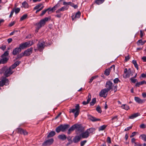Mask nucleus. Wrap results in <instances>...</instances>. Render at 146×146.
<instances>
[{
	"instance_id": "nucleus-1",
	"label": "nucleus",
	"mask_w": 146,
	"mask_h": 146,
	"mask_svg": "<svg viewBox=\"0 0 146 146\" xmlns=\"http://www.w3.org/2000/svg\"><path fill=\"white\" fill-rule=\"evenodd\" d=\"M13 69L12 68H11V66L9 68L6 66L3 67L1 69L2 72L1 73L4 72L5 76L6 77H8L13 73V71L12 70Z\"/></svg>"
},
{
	"instance_id": "nucleus-2",
	"label": "nucleus",
	"mask_w": 146,
	"mask_h": 146,
	"mask_svg": "<svg viewBox=\"0 0 146 146\" xmlns=\"http://www.w3.org/2000/svg\"><path fill=\"white\" fill-rule=\"evenodd\" d=\"M69 127L70 126L69 125H61L56 128V131L58 133L60 132V131L64 132L65 131L66 129H68Z\"/></svg>"
},
{
	"instance_id": "nucleus-3",
	"label": "nucleus",
	"mask_w": 146,
	"mask_h": 146,
	"mask_svg": "<svg viewBox=\"0 0 146 146\" xmlns=\"http://www.w3.org/2000/svg\"><path fill=\"white\" fill-rule=\"evenodd\" d=\"M80 106L79 104H77L75 106V109H70V112L74 113V112L76 111L74 113V116L76 118L78 115H79V112L80 111Z\"/></svg>"
},
{
	"instance_id": "nucleus-4",
	"label": "nucleus",
	"mask_w": 146,
	"mask_h": 146,
	"mask_svg": "<svg viewBox=\"0 0 146 146\" xmlns=\"http://www.w3.org/2000/svg\"><path fill=\"white\" fill-rule=\"evenodd\" d=\"M32 44V42L31 41L29 42H26L20 45L19 47L20 48L23 49L25 48L29 47Z\"/></svg>"
},
{
	"instance_id": "nucleus-5",
	"label": "nucleus",
	"mask_w": 146,
	"mask_h": 146,
	"mask_svg": "<svg viewBox=\"0 0 146 146\" xmlns=\"http://www.w3.org/2000/svg\"><path fill=\"white\" fill-rule=\"evenodd\" d=\"M109 91L105 88L102 90L99 94V95L100 97H106Z\"/></svg>"
},
{
	"instance_id": "nucleus-6",
	"label": "nucleus",
	"mask_w": 146,
	"mask_h": 146,
	"mask_svg": "<svg viewBox=\"0 0 146 146\" xmlns=\"http://www.w3.org/2000/svg\"><path fill=\"white\" fill-rule=\"evenodd\" d=\"M106 88L108 91H110L112 89L113 86L112 83L110 81H107L106 85Z\"/></svg>"
},
{
	"instance_id": "nucleus-7",
	"label": "nucleus",
	"mask_w": 146,
	"mask_h": 146,
	"mask_svg": "<svg viewBox=\"0 0 146 146\" xmlns=\"http://www.w3.org/2000/svg\"><path fill=\"white\" fill-rule=\"evenodd\" d=\"M54 141L53 139H48L44 141L42 144L43 146H48L51 145Z\"/></svg>"
},
{
	"instance_id": "nucleus-8",
	"label": "nucleus",
	"mask_w": 146,
	"mask_h": 146,
	"mask_svg": "<svg viewBox=\"0 0 146 146\" xmlns=\"http://www.w3.org/2000/svg\"><path fill=\"white\" fill-rule=\"evenodd\" d=\"M45 46L46 45L44 42H39L37 44L38 49L40 51H41L43 49Z\"/></svg>"
},
{
	"instance_id": "nucleus-9",
	"label": "nucleus",
	"mask_w": 146,
	"mask_h": 146,
	"mask_svg": "<svg viewBox=\"0 0 146 146\" xmlns=\"http://www.w3.org/2000/svg\"><path fill=\"white\" fill-rule=\"evenodd\" d=\"M33 50V48L32 47L24 51V56H29L32 53Z\"/></svg>"
},
{
	"instance_id": "nucleus-10",
	"label": "nucleus",
	"mask_w": 146,
	"mask_h": 146,
	"mask_svg": "<svg viewBox=\"0 0 146 146\" xmlns=\"http://www.w3.org/2000/svg\"><path fill=\"white\" fill-rule=\"evenodd\" d=\"M17 132L18 133L23 134L24 135H27L28 133L26 130L20 128H18L17 129Z\"/></svg>"
},
{
	"instance_id": "nucleus-11",
	"label": "nucleus",
	"mask_w": 146,
	"mask_h": 146,
	"mask_svg": "<svg viewBox=\"0 0 146 146\" xmlns=\"http://www.w3.org/2000/svg\"><path fill=\"white\" fill-rule=\"evenodd\" d=\"M9 81L8 79L5 78L0 82V84L1 86H3L4 85L7 86L9 85Z\"/></svg>"
},
{
	"instance_id": "nucleus-12",
	"label": "nucleus",
	"mask_w": 146,
	"mask_h": 146,
	"mask_svg": "<svg viewBox=\"0 0 146 146\" xmlns=\"http://www.w3.org/2000/svg\"><path fill=\"white\" fill-rule=\"evenodd\" d=\"M115 66L114 65H112L110 68L106 69L104 72V74L106 76H108L109 75L110 72L111 68H113V71L115 70Z\"/></svg>"
},
{
	"instance_id": "nucleus-13",
	"label": "nucleus",
	"mask_w": 146,
	"mask_h": 146,
	"mask_svg": "<svg viewBox=\"0 0 146 146\" xmlns=\"http://www.w3.org/2000/svg\"><path fill=\"white\" fill-rule=\"evenodd\" d=\"M80 135L81 138H87L89 137V135L88 132H87L86 130L85 132L82 133Z\"/></svg>"
},
{
	"instance_id": "nucleus-14",
	"label": "nucleus",
	"mask_w": 146,
	"mask_h": 146,
	"mask_svg": "<svg viewBox=\"0 0 146 146\" xmlns=\"http://www.w3.org/2000/svg\"><path fill=\"white\" fill-rule=\"evenodd\" d=\"M21 49L20 47L16 48H15L13 51V54L15 55L18 53H19L21 51Z\"/></svg>"
},
{
	"instance_id": "nucleus-15",
	"label": "nucleus",
	"mask_w": 146,
	"mask_h": 146,
	"mask_svg": "<svg viewBox=\"0 0 146 146\" xmlns=\"http://www.w3.org/2000/svg\"><path fill=\"white\" fill-rule=\"evenodd\" d=\"M60 6V4L59 3H57L56 5H55L52 8L50 9H50L49 10H48L49 11H49H52V12H54L58 7Z\"/></svg>"
},
{
	"instance_id": "nucleus-16",
	"label": "nucleus",
	"mask_w": 146,
	"mask_h": 146,
	"mask_svg": "<svg viewBox=\"0 0 146 146\" xmlns=\"http://www.w3.org/2000/svg\"><path fill=\"white\" fill-rule=\"evenodd\" d=\"M81 136H76L74 138L73 141L75 143H77L79 142L81 139Z\"/></svg>"
},
{
	"instance_id": "nucleus-17",
	"label": "nucleus",
	"mask_w": 146,
	"mask_h": 146,
	"mask_svg": "<svg viewBox=\"0 0 146 146\" xmlns=\"http://www.w3.org/2000/svg\"><path fill=\"white\" fill-rule=\"evenodd\" d=\"M48 17H45L44 19L41 20L39 22V23L42 26H43L45 24L46 22L48 20Z\"/></svg>"
},
{
	"instance_id": "nucleus-18",
	"label": "nucleus",
	"mask_w": 146,
	"mask_h": 146,
	"mask_svg": "<svg viewBox=\"0 0 146 146\" xmlns=\"http://www.w3.org/2000/svg\"><path fill=\"white\" fill-rule=\"evenodd\" d=\"M81 15V13L80 11L77 12L75 15H73L72 16V19L73 21L76 18H79L80 17Z\"/></svg>"
},
{
	"instance_id": "nucleus-19",
	"label": "nucleus",
	"mask_w": 146,
	"mask_h": 146,
	"mask_svg": "<svg viewBox=\"0 0 146 146\" xmlns=\"http://www.w3.org/2000/svg\"><path fill=\"white\" fill-rule=\"evenodd\" d=\"M76 128L78 131L80 132H82L84 131L83 128L79 125H76Z\"/></svg>"
},
{
	"instance_id": "nucleus-20",
	"label": "nucleus",
	"mask_w": 146,
	"mask_h": 146,
	"mask_svg": "<svg viewBox=\"0 0 146 146\" xmlns=\"http://www.w3.org/2000/svg\"><path fill=\"white\" fill-rule=\"evenodd\" d=\"M21 63L20 61H16L13 65L11 66V68L12 69H14L17 66L19 65Z\"/></svg>"
},
{
	"instance_id": "nucleus-21",
	"label": "nucleus",
	"mask_w": 146,
	"mask_h": 146,
	"mask_svg": "<svg viewBox=\"0 0 146 146\" xmlns=\"http://www.w3.org/2000/svg\"><path fill=\"white\" fill-rule=\"evenodd\" d=\"M58 138L62 140H65L66 139V136L64 134H62L59 135Z\"/></svg>"
},
{
	"instance_id": "nucleus-22",
	"label": "nucleus",
	"mask_w": 146,
	"mask_h": 146,
	"mask_svg": "<svg viewBox=\"0 0 146 146\" xmlns=\"http://www.w3.org/2000/svg\"><path fill=\"white\" fill-rule=\"evenodd\" d=\"M76 129V125H72L71 127L70 128L68 129V134H69L71 133V132L72 131H73L74 130V129Z\"/></svg>"
},
{
	"instance_id": "nucleus-23",
	"label": "nucleus",
	"mask_w": 146,
	"mask_h": 146,
	"mask_svg": "<svg viewBox=\"0 0 146 146\" xmlns=\"http://www.w3.org/2000/svg\"><path fill=\"white\" fill-rule=\"evenodd\" d=\"M90 119L93 121H100V119L96 118L95 117L92 116H90L89 117Z\"/></svg>"
},
{
	"instance_id": "nucleus-24",
	"label": "nucleus",
	"mask_w": 146,
	"mask_h": 146,
	"mask_svg": "<svg viewBox=\"0 0 146 146\" xmlns=\"http://www.w3.org/2000/svg\"><path fill=\"white\" fill-rule=\"evenodd\" d=\"M134 99L138 103H142L143 102V100L138 97H135Z\"/></svg>"
},
{
	"instance_id": "nucleus-25",
	"label": "nucleus",
	"mask_w": 146,
	"mask_h": 146,
	"mask_svg": "<svg viewBox=\"0 0 146 146\" xmlns=\"http://www.w3.org/2000/svg\"><path fill=\"white\" fill-rule=\"evenodd\" d=\"M22 7H23L25 9L29 7V5L25 1L23 2L22 3Z\"/></svg>"
},
{
	"instance_id": "nucleus-26",
	"label": "nucleus",
	"mask_w": 146,
	"mask_h": 146,
	"mask_svg": "<svg viewBox=\"0 0 146 146\" xmlns=\"http://www.w3.org/2000/svg\"><path fill=\"white\" fill-rule=\"evenodd\" d=\"M95 130V129L93 128H91L87 130L89 134L90 133H93Z\"/></svg>"
},
{
	"instance_id": "nucleus-27",
	"label": "nucleus",
	"mask_w": 146,
	"mask_h": 146,
	"mask_svg": "<svg viewBox=\"0 0 146 146\" xmlns=\"http://www.w3.org/2000/svg\"><path fill=\"white\" fill-rule=\"evenodd\" d=\"M139 115L138 113H136L134 114L131 115V116H130L129 117V118L130 119H133L134 118H135L137 117Z\"/></svg>"
},
{
	"instance_id": "nucleus-28",
	"label": "nucleus",
	"mask_w": 146,
	"mask_h": 146,
	"mask_svg": "<svg viewBox=\"0 0 146 146\" xmlns=\"http://www.w3.org/2000/svg\"><path fill=\"white\" fill-rule=\"evenodd\" d=\"M8 60V59L6 58H3L0 60V64H3L6 63L7 62Z\"/></svg>"
},
{
	"instance_id": "nucleus-29",
	"label": "nucleus",
	"mask_w": 146,
	"mask_h": 146,
	"mask_svg": "<svg viewBox=\"0 0 146 146\" xmlns=\"http://www.w3.org/2000/svg\"><path fill=\"white\" fill-rule=\"evenodd\" d=\"M144 84H146V82L145 80L137 83L136 84V86L139 87V86L143 85Z\"/></svg>"
},
{
	"instance_id": "nucleus-30",
	"label": "nucleus",
	"mask_w": 146,
	"mask_h": 146,
	"mask_svg": "<svg viewBox=\"0 0 146 146\" xmlns=\"http://www.w3.org/2000/svg\"><path fill=\"white\" fill-rule=\"evenodd\" d=\"M55 134V133L54 131H51L48 134V135L47 137V138H49L50 137H52Z\"/></svg>"
},
{
	"instance_id": "nucleus-31",
	"label": "nucleus",
	"mask_w": 146,
	"mask_h": 146,
	"mask_svg": "<svg viewBox=\"0 0 146 146\" xmlns=\"http://www.w3.org/2000/svg\"><path fill=\"white\" fill-rule=\"evenodd\" d=\"M121 107L123 109L127 110L129 109V106L125 104H123L122 105Z\"/></svg>"
},
{
	"instance_id": "nucleus-32",
	"label": "nucleus",
	"mask_w": 146,
	"mask_h": 146,
	"mask_svg": "<svg viewBox=\"0 0 146 146\" xmlns=\"http://www.w3.org/2000/svg\"><path fill=\"white\" fill-rule=\"evenodd\" d=\"M139 138L142 139L143 140L146 141V135L145 134H142L141 135Z\"/></svg>"
},
{
	"instance_id": "nucleus-33",
	"label": "nucleus",
	"mask_w": 146,
	"mask_h": 146,
	"mask_svg": "<svg viewBox=\"0 0 146 146\" xmlns=\"http://www.w3.org/2000/svg\"><path fill=\"white\" fill-rule=\"evenodd\" d=\"M96 102V99L95 98H93L91 102L90 103V105L91 106H93Z\"/></svg>"
},
{
	"instance_id": "nucleus-34",
	"label": "nucleus",
	"mask_w": 146,
	"mask_h": 146,
	"mask_svg": "<svg viewBox=\"0 0 146 146\" xmlns=\"http://www.w3.org/2000/svg\"><path fill=\"white\" fill-rule=\"evenodd\" d=\"M132 63L134 65L135 67L137 68V70L138 69V66L137 64V62L136 60H133L132 61Z\"/></svg>"
},
{
	"instance_id": "nucleus-35",
	"label": "nucleus",
	"mask_w": 146,
	"mask_h": 146,
	"mask_svg": "<svg viewBox=\"0 0 146 146\" xmlns=\"http://www.w3.org/2000/svg\"><path fill=\"white\" fill-rule=\"evenodd\" d=\"M130 72H128L127 73V72L126 74H124L123 75V76L124 78H126L128 77H129L130 76Z\"/></svg>"
},
{
	"instance_id": "nucleus-36",
	"label": "nucleus",
	"mask_w": 146,
	"mask_h": 146,
	"mask_svg": "<svg viewBox=\"0 0 146 146\" xmlns=\"http://www.w3.org/2000/svg\"><path fill=\"white\" fill-rule=\"evenodd\" d=\"M106 126L105 125H103L100 127L99 128V131H100L104 130L106 128Z\"/></svg>"
},
{
	"instance_id": "nucleus-37",
	"label": "nucleus",
	"mask_w": 146,
	"mask_h": 146,
	"mask_svg": "<svg viewBox=\"0 0 146 146\" xmlns=\"http://www.w3.org/2000/svg\"><path fill=\"white\" fill-rule=\"evenodd\" d=\"M104 1V0H96L95 2L98 5L100 4L103 3Z\"/></svg>"
},
{
	"instance_id": "nucleus-38",
	"label": "nucleus",
	"mask_w": 146,
	"mask_h": 146,
	"mask_svg": "<svg viewBox=\"0 0 146 146\" xmlns=\"http://www.w3.org/2000/svg\"><path fill=\"white\" fill-rule=\"evenodd\" d=\"M50 9V8H48L42 11V13L40 15V16H42L44 15L46 13V12L48 10H49Z\"/></svg>"
},
{
	"instance_id": "nucleus-39",
	"label": "nucleus",
	"mask_w": 146,
	"mask_h": 146,
	"mask_svg": "<svg viewBox=\"0 0 146 146\" xmlns=\"http://www.w3.org/2000/svg\"><path fill=\"white\" fill-rule=\"evenodd\" d=\"M35 25L36 26V28L38 29H40L42 27L39 23H36Z\"/></svg>"
},
{
	"instance_id": "nucleus-40",
	"label": "nucleus",
	"mask_w": 146,
	"mask_h": 146,
	"mask_svg": "<svg viewBox=\"0 0 146 146\" xmlns=\"http://www.w3.org/2000/svg\"><path fill=\"white\" fill-rule=\"evenodd\" d=\"M134 145L135 146H146V144L144 143L143 144H141L139 143H135V145Z\"/></svg>"
},
{
	"instance_id": "nucleus-41",
	"label": "nucleus",
	"mask_w": 146,
	"mask_h": 146,
	"mask_svg": "<svg viewBox=\"0 0 146 146\" xmlns=\"http://www.w3.org/2000/svg\"><path fill=\"white\" fill-rule=\"evenodd\" d=\"M27 15L26 14L23 15L20 18V20L21 21H23L26 19L27 17Z\"/></svg>"
},
{
	"instance_id": "nucleus-42",
	"label": "nucleus",
	"mask_w": 146,
	"mask_h": 146,
	"mask_svg": "<svg viewBox=\"0 0 146 146\" xmlns=\"http://www.w3.org/2000/svg\"><path fill=\"white\" fill-rule=\"evenodd\" d=\"M68 9V7L66 6H64L60 8L61 11H64L67 10Z\"/></svg>"
},
{
	"instance_id": "nucleus-43",
	"label": "nucleus",
	"mask_w": 146,
	"mask_h": 146,
	"mask_svg": "<svg viewBox=\"0 0 146 146\" xmlns=\"http://www.w3.org/2000/svg\"><path fill=\"white\" fill-rule=\"evenodd\" d=\"M137 44L138 45H139L140 44H141V45H143V41L141 39L139 40L137 42Z\"/></svg>"
},
{
	"instance_id": "nucleus-44",
	"label": "nucleus",
	"mask_w": 146,
	"mask_h": 146,
	"mask_svg": "<svg viewBox=\"0 0 146 146\" xmlns=\"http://www.w3.org/2000/svg\"><path fill=\"white\" fill-rule=\"evenodd\" d=\"M96 110L100 113H101L102 112L100 107L99 106H98L96 108Z\"/></svg>"
},
{
	"instance_id": "nucleus-45",
	"label": "nucleus",
	"mask_w": 146,
	"mask_h": 146,
	"mask_svg": "<svg viewBox=\"0 0 146 146\" xmlns=\"http://www.w3.org/2000/svg\"><path fill=\"white\" fill-rule=\"evenodd\" d=\"M20 10V9L19 8H17L15 9L14 10V12L15 11L16 14H17L19 13Z\"/></svg>"
},
{
	"instance_id": "nucleus-46",
	"label": "nucleus",
	"mask_w": 146,
	"mask_h": 146,
	"mask_svg": "<svg viewBox=\"0 0 146 146\" xmlns=\"http://www.w3.org/2000/svg\"><path fill=\"white\" fill-rule=\"evenodd\" d=\"M130 80L131 81V82L133 83H135L137 81V80L135 79H134V78L132 77L130 78Z\"/></svg>"
},
{
	"instance_id": "nucleus-47",
	"label": "nucleus",
	"mask_w": 146,
	"mask_h": 146,
	"mask_svg": "<svg viewBox=\"0 0 146 146\" xmlns=\"http://www.w3.org/2000/svg\"><path fill=\"white\" fill-rule=\"evenodd\" d=\"M97 77V76H93V77H92L91 78V79H90V80L89 81V82L90 83H91L93 81V80L94 79H95V78H96Z\"/></svg>"
},
{
	"instance_id": "nucleus-48",
	"label": "nucleus",
	"mask_w": 146,
	"mask_h": 146,
	"mask_svg": "<svg viewBox=\"0 0 146 146\" xmlns=\"http://www.w3.org/2000/svg\"><path fill=\"white\" fill-rule=\"evenodd\" d=\"M88 97V99L87 100V102L88 103L91 100V96L90 95V94H89Z\"/></svg>"
},
{
	"instance_id": "nucleus-49",
	"label": "nucleus",
	"mask_w": 146,
	"mask_h": 146,
	"mask_svg": "<svg viewBox=\"0 0 146 146\" xmlns=\"http://www.w3.org/2000/svg\"><path fill=\"white\" fill-rule=\"evenodd\" d=\"M113 82L114 83L116 84L118 83L119 82H120V81L118 78H116L114 80Z\"/></svg>"
},
{
	"instance_id": "nucleus-50",
	"label": "nucleus",
	"mask_w": 146,
	"mask_h": 146,
	"mask_svg": "<svg viewBox=\"0 0 146 146\" xmlns=\"http://www.w3.org/2000/svg\"><path fill=\"white\" fill-rule=\"evenodd\" d=\"M42 4H39L38 5L36 6L34 8V9H38L42 5Z\"/></svg>"
},
{
	"instance_id": "nucleus-51",
	"label": "nucleus",
	"mask_w": 146,
	"mask_h": 146,
	"mask_svg": "<svg viewBox=\"0 0 146 146\" xmlns=\"http://www.w3.org/2000/svg\"><path fill=\"white\" fill-rule=\"evenodd\" d=\"M86 142L87 141L86 140H84L82 141L80 143L81 146H83Z\"/></svg>"
},
{
	"instance_id": "nucleus-52",
	"label": "nucleus",
	"mask_w": 146,
	"mask_h": 146,
	"mask_svg": "<svg viewBox=\"0 0 146 146\" xmlns=\"http://www.w3.org/2000/svg\"><path fill=\"white\" fill-rule=\"evenodd\" d=\"M9 54L8 51H5L3 54V56H7Z\"/></svg>"
},
{
	"instance_id": "nucleus-53",
	"label": "nucleus",
	"mask_w": 146,
	"mask_h": 146,
	"mask_svg": "<svg viewBox=\"0 0 146 146\" xmlns=\"http://www.w3.org/2000/svg\"><path fill=\"white\" fill-rule=\"evenodd\" d=\"M107 142L110 143L111 142V138L110 137H108L107 139Z\"/></svg>"
},
{
	"instance_id": "nucleus-54",
	"label": "nucleus",
	"mask_w": 146,
	"mask_h": 146,
	"mask_svg": "<svg viewBox=\"0 0 146 146\" xmlns=\"http://www.w3.org/2000/svg\"><path fill=\"white\" fill-rule=\"evenodd\" d=\"M129 58H130L129 57V55H128L127 56H125V61H127V60H129Z\"/></svg>"
},
{
	"instance_id": "nucleus-55",
	"label": "nucleus",
	"mask_w": 146,
	"mask_h": 146,
	"mask_svg": "<svg viewBox=\"0 0 146 146\" xmlns=\"http://www.w3.org/2000/svg\"><path fill=\"white\" fill-rule=\"evenodd\" d=\"M140 128H143V129L145 128V125L144 124H141L140 125Z\"/></svg>"
},
{
	"instance_id": "nucleus-56",
	"label": "nucleus",
	"mask_w": 146,
	"mask_h": 146,
	"mask_svg": "<svg viewBox=\"0 0 146 146\" xmlns=\"http://www.w3.org/2000/svg\"><path fill=\"white\" fill-rule=\"evenodd\" d=\"M14 12V10L13 9L11 12V13L9 16V17H11L13 15Z\"/></svg>"
},
{
	"instance_id": "nucleus-57",
	"label": "nucleus",
	"mask_w": 146,
	"mask_h": 146,
	"mask_svg": "<svg viewBox=\"0 0 146 146\" xmlns=\"http://www.w3.org/2000/svg\"><path fill=\"white\" fill-rule=\"evenodd\" d=\"M15 21H13L11 22L9 24V26L10 27H12L15 24Z\"/></svg>"
},
{
	"instance_id": "nucleus-58",
	"label": "nucleus",
	"mask_w": 146,
	"mask_h": 146,
	"mask_svg": "<svg viewBox=\"0 0 146 146\" xmlns=\"http://www.w3.org/2000/svg\"><path fill=\"white\" fill-rule=\"evenodd\" d=\"M132 127V126H130L129 127H127L125 129V131H126L129 130V129H131Z\"/></svg>"
},
{
	"instance_id": "nucleus-59",
	"label": "nucleus",
	"mask_w": 146,
	"mask_h": 146,
	"mask_svg": "<svg viewBox=\"0 0 146 146\" xmlns=\"http://www.w3.org/2000/svg\"><path fill=\"white\" fill-rule=\"evenodd\" d=\"M136 132H133L132 133L131 135H130V137H133L134 135H135L136 134Z\"/></svg>"
},
{
	"instance_id": "nucleus-60",
	"label": "nucleus",
	"mask_w": 146,
	"mask_h": 146,
	"mask_svg": "<svg viewBox=\"0 0 146 146\" xmlns=\"http://www.w3.org/2000/svg\"><path fill=\"white\" fill-rule=\"evenodd\" d=\"M62 14H58L55 16L58 18H60L61 17Z\"/></svg>"
},
{
	"instance_id": "nucleus-61",
	"label": "nucleus",
	"mask_w": 146,
	"mask_h": 146,
	"mask_svg": "<svg viewBox=\"0 0 146 146\" xmlns=\"http://www.w3.org/2000/svg\"><path fill=\"white\" fill-rule=\"evenodd\" d=\"M135 139L134 138H133L131 139V142L132 143H134L135 145V143H137L135 142Z\"/></svg>"
},
{
	"instance_id": "nucleus-62",
	"label": "nucleus",
	"mask_w": 146,
	"mask_h": 146,
	"mask_svg": "<svg viewBox=\"0 0 146 146\" xmlns=\"http://www.w3.org/2000/svg\"><path fill=\"white\" fill-rule=\"evenodd\" d=\"M0 48L2 50H4L6 48V46L5 45H3Z\"/></svg>"
},
{
	"instance_id": "nucleus-63",
	"label": "nucleus",
	"mask_w": 146,
	"mask_h": 146,
	"mask_svg": "<svg viewBox=\"0 0 146 146\" xmlns=\"http://www.w3.org/2000/svg\"><path fill=\"white\" fill-rule=\"evenodd\" d=\"M142 96L144 98H145L146 97V92L143 93H142Z\"/></svg>"
},
{
	"instance_id": "nucleus-64",
	"label": "nucleus",
	"mask_w": 146,
	"mask_h": 146,
	"mask_svg": "<svg viewBox=\"0 0 146 146\" xmlns=\"http://www.w3.org/2000/svg\"><path fill=\"white\" fill-rule=\"evenodd\" d=\"M142 59L144 62H146V56L143 57L142 58Z\"/></svg>"
}]
</instances>
